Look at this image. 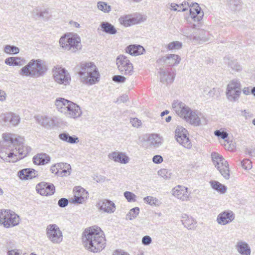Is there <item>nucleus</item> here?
<instances>
[{
  "label": "nucleus",
  "mask_w": 255,
  "mask_h": 255,
  "mask_svg": "<svg viewBox=\"0 0 255 255\" xmlns=\"http://www.w3.org/2000/svg\"><path fill=\"white\" fill-rule=\"evenodd\" d=\"M163 160V157L160 155H154L152 158V161L156 164L161 163Z\"/></svg>",
  "instance_id": "nucleus-58"
},
{
  "label": "nucleus",
  "mask_w": 255,
  "mask_h": 255,
  "mask_svg": "<svg viewBox=\"0 0 255 255\" xmlns=\"http://www.w3.org/2000/svg\"><path fill=\"white\" fill-rule=\"evenodd\" d=\"M209 183L211 187L218 192L221 194H224L226 192L227 189V187L220 183L219 182L215 180H211Z\"/></svg>",
  "instance_id": "nucleus-33"
},
{
  "label": "nucleus",
  "mask_w": 255,
  "mask_h": 255,
  "mask_svg": "<svg viewBox=\"0 0 255 255\" xmlns=\"http://www.w3.org/2000/svg\"><path fill=\"white\" fill-rule=\"evenodd\" d=\"M50 157L46 153H39L33 158V161L36 165H44L50 161Z\"/></svg>",
  "instance_id": "nucleus-30"
},
{
  "label": "nucleus",
  "mask_w": 255,
  "mask_h": 255,
  "mask_svg": "<svg viewBox=\"0 0 255 255\" xmlns=\"http://www.w3.org/2000/svg\"><path fill=\"white\" fill-rule=\"evenodd\" d=\"M236 250L241 255H251V250L249 244L242 240L238 241L235 246Z\"/></svg>",
  "instance_id": "nucleus-26"
},
{
  "label": "nucleus",
  "mask_w": 255,
  "mask_h": 255,
  "mask_svg": "<svg viewBox=\"0 0 255 255\" xmlns=\"http://www.w3.org/2000/svg\"><path fill=\"white\" fill-rule=\"evenodd\" d=\"M35 119L40 125L47 128H51L56 125L53 118L46 116L38 115L35 116Z\"/></svg>",
  "instance_id": "nucleus-20"
},
{
  "label": "nucleus",
  "mask_w": 255,
  "mask_h": 255,
  "mask_svg": "<svg viewBox=\"0 0 255 255\" xmlns=\"http://www.w3.org/2000/svg\"><path fill=\"white\" fill-rule=\"evenodd\" d=\"M11 118V113H7L0 116L1 120L5 123H9L10 124Z\"/></svg>",
  "instance_id": "nucleus-49"
},
{
  "label": "nucleus",
  "mask_w": 255,
  "mask_h": 255,
  "mask_svg": "<svg viewBox=\"0 0 255 255\" xmlns=\"http://www.w3.org/2000/svg\"><path fill=\"white\" fill-rule=\"evenodd\" d=\"M172 195L182 201H186L190 199V194L188 188L182 185H177L172 190Z\"/></svg>",
  "instance_id": "nucleus-13"
},
{
  "label": "nucleus",
  "mask_w": 255,
  "mask_h": 255,
  "mask_svg": "<svg viewBox=\"0 0 255 255\" xmlns=\"http://www.w3.org/2000/svg\"><path fill=\"white\" fill-rule=\"evenodd\" d=\"M242 93V84L240 81L234 79L229 82L227 86L226 96L227 99L231 102L238 101Z\"/></svg>",
  "instance_id": "nucleus-6"
},
{
  "label": "nucleus",
  "mask_w": 255,
  "mask_h": 255,
  "mask_svg": "<svg viewBox=\"0 0 255 255\" xmlns=\"http://www.w3.org/2000/svg\"><path fill=\"white\" fill-rule=\"evenodd\" d=\"M126 79V77L122 75H115L113 77V80L118 83H124Z\"/></svg>",
  "instance_id": "nucleus-53"
},
{
  "label": "nucleus",
  "mask_w": 255,
  "mask_h": 255,
  "mask_svg": "<svg viewBox=\"0 0 255 255\" xmlns=\"http://www.w3.org/2000/svg\"><path fill=\"white\" fill-rule=\"evenodd\" d=\"M68 204V200L66 198H62L59 200L58 205L61 208L65 207Z\"/></svg>",
  "instance_id": "nucleus-56"
},
{
  "label": "nucleus",
  "mask_w": 255,
  "mask_h": 255,
  "mask_svg": "<svg viewBox=\"0 0 255 255\" xmlns=\"http://www.w3.org/2000/svg\"><path fill=\"white\" fill-rule=\"evenodd\" d=\"M97 8L104 13H109L112 10L111 5L104 1H98L97 2Z\"/></svg>",
  "instance_id": "nucleus-38"
},
{
  "label": "nucleus",
  "mask_w": 255,
  "mask_h": 255,
  "mask_svg": "<svg viewBox=\"0 0 255 255\" xmlns=\"http://www.w3.org/2000/svg\"><path fill=\"white\" fill-rule=\"evenodd\" d=\"M182 46V43L178 41H173L169 43L167 46L166 48L169 50H178L181 48Z\"/></svg>",
  "instance_id": "nucleus-43"
},
{
  "label": "nucleus",
  "mask_w": 255,
  "mask_h": 255,
  "mask_svg": "<svg viewBox=\"0 0 255 255\" xmlns=\"http://www.w3.org/2000/svg\"><path fill=\"white\" fill-rule=\"evenodd\" d=\"M126 51L130 55L137 56L142 54L145 49L140 45H130L126 48Z\"/></svg>",
  "instance_id": "nucleus-27"
},
{
  "label": "nucleus",
  "mask_w": 255,
  "mask_h": 255,
  "mask_svg": "<svg viewBox=\"0 0 255 255\" xmlns=\"http://www.w3.org/2000/svg\"><path fill=\"white\" fill-rule=\"evenodd\" d=\"M224 61L228 67L235 72H240L243 69L242 65L236 60L225 57Z\"/></svg>",
  "instance_id": "nucleus-28"
},
{
  "label": "nucleus",
  "mask_w": 255,
  "mask_h": 255,
  "mask_svg": "<svg viewBox=\"0 0 255 255\" xmlns=\"http://www.w3.org/2000/svg\"><path fill=\"white\" fill-rule=\"evenodd\" d=\"M130 123L133 127L139 128L141 125V122L137 118H131L130 119Z\"/></svg>",
  "instance_id": "nucleus-52"
},
{
  "label": "nucleus",
  "mask_w": 255,
  "mask_h": 255,
  "mask_svg": "<svg viewBox=\"0 0 255 255\" xmlns=\"http://www.w3.org/2000/svg\"><path fill=\"white\" fill-rule=\"evenodd\" d=\"M140 20L141 17H133L131 15H125L121 16L119 19L120 23L126 27L137 24Z\"/></svg>",
  "instance_id": "nucleus-21"
},
{
  "label": "nucleus",
  "mask_w": 255,
  "mask_h": 255,
  "mask_svg": "<svg viewBox=\"0 0 255 255\" xmlns=\"http://www.w3.org/2000/svg\"><path fill=\"white\" fill-rule=\"evenodd\" d=\"M40 11L39 10L38 8H34L31 11L32 16L33 18L35 19H37L38 18L40 17Z\"/></svg>",
  "instance_id": "nucleus-59"
},
{
  "label": "nucleus",
  "mask_w": 255,
  "mask_h": 255,
  "mask_svg": "<svg viewBox=\"0 0 255 255\" xmlns=\"http://www.w3.org/2000/svg\"><path fill=\"white\" fill-rule=\"evenodd\" d=\"M11 117L10 124L13 126L17 125L20 122L19 116L14 113H11Z\"/></svg>",
  "instance_id": "nucleus-47"
},
{
  "label": "nucleus",
  "mask_w": 255,
  "mask_h": 255,
  "mask_svg": "<svg viewBox=\"0 0 255 255\" xmlns=\"http://www.w3.org/2000/svg\"><path fill=\"white\" fill-rule=\"evenodd\" d=\"M181 60L180 57L176 54H169L163 56L157 60L159 64L163 63L168 66H174L178 64Z\"/></svg>",
  "instance_id": "nucleus-18"
},
{
  "label": "nucleus",
  "mask_w": 255,
  "mask_h": 255,
  "mask_svg": "<svg viewBox=\"0 0 255 255\" xmlns=\"http://www.w3.org/2000/svg\"><path fill=\"white\" fill-rule=\"evenodd\" d=\"M6 94L4 91L0 90V101L3 102L6 99Z\"/></svg>",
  "instance_id": "nucleus-64"
},
{
  "label": "nucleus",
  "mask_w": 255,
  "mask_h": 255,
  "mask_svg": "<svg viewBox=\"0 0 255 255\" xmlns=\"http://www.w3.org/2000/svg\"><path fill=\"white\" fill-rule=\"evenodd\" d=\"M68 108L65 110L64 115L68 118L77 119L80 117L82 114L80 107L76 104L72 102L69 103Z\"/></svg>",
  "instance_id": "nucleus-12"
},
{
  "label": "nucleus",
  "mask_w": 255,
  "mask_h": 255,
  "mask_svg": "<svg viewBox=\"0 0 255 255\" xmlns=\"http://www.w3.org/2000/svg\"><path fill=\"white\" fill-rule=\"evenodd\" d=\"M80 189H84V188L81 187H76L75 188L74 191V195L76 196H78L80 197V196H82V195L84 193L82 192L81 190Z\"/></svg>",
  "instance_id": "nucleus-63"
},
{
  "label": "nucleus",
  "mask_w": 255,
  "mask_h": 255,
  "mask_svg": "<svg viewBox=\"0 0 255 255\" xmlns=\"http://www.w3.org/2000/svg\"><path fill=\"white\" fill-rule=\"evenodd\" d=\"M139 209L138 207H135L130 210L126 216L127 219L131 220L136 217L138 215Z\"/></svg>",
  "instance_id": "nucleus-42"
},
{
  "label": "nucleus",
  "mask_w": 255,
  "mask_h": 255,
  "mask_svg": "<svg viewBox=\"0 0 255 255\" xmlns=\"http://www.w3.org/2000/svg\"><path fill=\"white\" fill-rule=\"evenodd\" d=\"M69 134L66 132L61 133L59 135V138L65 142H67Z\"/></svg>",
  "instance_id": "nucleus-62"
},
{
  "label": "nucleus",
  "mask_w": 255,
  "mask_h": 255,
  "mask_svg": "<svg viewBox=\"0 0 255 255\" xmlns=\"http://www.w3.org/2000/svg\"><path fill=\"white\" fill-rule=\"evenodd\" d=\"M109 158L115 162L127 164L129 162V158L125 153L114 151L109 154Z\"/></svg>",
  "instance_id": "nucleus-22"
},
{
  "label": "nucleus",
  "mask_w": 255,
  "mask_h": 255,
  "mask_svg": "<svg viewBox=\"0 0 255 255\" xmlns=\"http://www.w3.org/2000/svg\"><path fill=\"white\" fill-rule=\"evenodd\" d=\"M8 210H1L0 211V225H3L6 223L7 218L8 217Z\"/></svg>",
  "instance_id": "nucleus-44"
},
{
  "label": "nucleus",
  "mask_w": 255,
  "mask_h": 255,
  "mask_svg": "<svg viewBox=\"0 0 255 255\" xmlns=\"http://www.w3.org/2000/svg\"><path fill=\"white\" fill-rule=\"evenodd\" d=\"M57 175L59 176H67L71 173V168H63L61 171L57 172Z\"/></svg>",
  "instance_id": "nucleus-55"
},
{
  "label": "nucleus",
  "mask_w": 255,
  "mask_h": 255,
  "mask_svg": "<svg viewBox=\"0 0 255 255\" xmlns=\"http://www.w3.org/2000/svg\"><path fill=\"white\" fill-rule=\"evenodd\" d=\"M52 74L54 81L59 84L67 85L71 81L69 72L61 67L55 66L52 70Z\"/></svg>",
  "instance_id": "nucleus-9"
},
{
  "label": "nucleus",
  "mask_w": 255,
  "mask_h": 255,
  "mask_svg": "<svg viewBox=\"0 0 255 255\" xmlns=\"http://www.w3.org/2000/svg\"><path fill=\"white\" fill-rule=\"evenodd\" d=\"M144 201L151 206H159V201L155 197L147 196L144 198Z\"/></svg>",
  "instance_id": "nucleus-41"
},
{
  "label": "nucleus",
  "mask_w": 255,
  "mask_h": 255,
  "mask_svg": "<svg viewBox=\"0 0 255 255\" xmlns=\"http://www.w3.org/2000/svg\"><path fill=\"white\" fill-rule=\"evenodd\" d=\"M59 44L63 49L73 52L81 48V38L76 33L65 34L60 38Z\"/></svg>",
  "instance_id": "nucleus-5"
},
{
  "label": "nucleus",
  "mask_w": 255,
  "mask_h": 255,
  "mask_svg": "<svg viewBox=\"0 0 255 255\" xmlns=\"http://www.w3.org/2000/svg\"><path fill=\"white\" fill-rule=\"evenodd\" d=\"M235 219V215L231 211H225L220 213L217 218V223L221 225H225Z\"/></svg>",
  "instance_id": "nucleus-16"
},
{
  "label": "nucleus",
  "mask_w": 255,
  "mask_h": 255,
  "mask_svg": "<svg viewBox=\"0 0 255 255\" xmlns=\"http://www.w3.org/2000/svg\"><path fill=\"white\" fill-rule=\"evenodd\" d=\"M159 74L160 81L163 83L168 84L172 83L175 77L174 72H171L169 70L162 68L160 69Z\"/></svg>",
  "instance_id": "nucleus-24"
},
{
  "label": "nucleus",
  "mask_w": 255,
  "mask_h": 255,
  "mask_svg": "<svg viewBox=\"0 0 255 255\" xmlns=\"http://www.w3.org/2000/svg\"><path fill=\"white\" fill-rule=\"evenodd\" d=\"M36 190L41 195L50 196L54 193L55 188L53 184L42 182L36 185Z\"/></svg>",
  "instance_id": "nucleus-14"
},
{
  "label": "nucleus",
  "mask_w": 255,
  "mask_h": 255,
  "mask_svg": "<svg viewBox=\"0 0 255 255\" xmlns=\"http://www.w3.org/2000/svg\"><path fill=\"white\" fill-rule=\"evenodd\" d=\"M2 138L4 140V146H8V152H5L7 157H15L13 162L23 158L31 151V148L24 145V138L21 136L5 133L2 134Z\"/></svg>",
  "instance_id": "nucleus-2"
},
{
  "label": "nucleus",
  "mask_w": 255,
  "mask_h": 255,
  "mask_svg": "<svg viewBox=\"0 0 255 255\" xmlns=\"http://www.w3.org/2000/svg\"><path fill=\"white\" fill-rule=\"evenodd\" d=\"M242 166L245 169H250L252 167V162L249 159H244L242 162Z\"/></svg>",
  "instance_id": "nucleus-50"
},
{
  "label": "nucleus",
  "mask_w": 255,
  "mask_h": 255,
  "mask_svg": "<svg viewBox=\"0 0 255 255\" xmlns=\"http://www.w3.org/2000/svg\"><path fill=\"white\" fill-rule=\"evenodd\" d=\"M82 243L87 251L99 253L106 246V239L101 228L94 226L84 230L82 235Z\"/></svg>",
  "instance_id": "nucleus-1"
},
{
  "label": "nucleus",
  "mask_w": 255,
  "mask_h": 255,
  "mask_svg": "<svg viewBox=\"0 0 255 255\" xmlns=\"http://www.w3.org/2000/svg\"><path fill=\"white\" fill-rule=\"evenodd\" d=\"M4 52L8 54H16L19 53V49L15 46L6 45L4 47Z\"/></svg>",
  "instance_id": "nucleus-40"
},
{
  "label": "nucleus",
  "mask_w": 255,
  "mask_h": 255,
  "mask_svg": "<svg viewBox=\"0 0 255 255\" xmlns=\"http://www.w3.org/2000/svg\"><path fill=\"white\" fill-rule=\"evenodd\" d=\"M124 196L128 202H134L135 201L136 195L129 191H126L124 193Z\"/></svg>",
  "instance_id": "nucleus-45"
},
{
  "label": "nucleus",
  "mask_w": 255,
  "mask_h": 255,
  "mask_svg": "<svg viewBox=\"0 0 255 255\" xmlns=\"http://www.w3.org/2000/svg\"><path fill=\"white\" fill-rule=\"evenodd\" d=\"M214 134L218 137H220L223 139H225L228 136V134L227 132L224 131H220V130H216L214 132Z\"/></svg>",
  "instance_id": "nucleus-51"
},
{
  "label": "nucleus",
  "mask_w": 255,
  "mask_h": 255,
  "mask_svg": "<svg viewBox=\"0 0 255 255\" xmlns=\"http://www.w3.org/2000/svg\"><path fill=\"white\" fill-rule=\"evenodd\" d=\"M8 217L6 219V223L4 225V227L8 228L17 225L19 223L20 218L18 215L14 212L8 210Z\"/></svg>",
  "instance_id": "nucleus-25"
},
{
  "label": "nucleus",
  "mask_w": 255,
  "mask_h": 255,
  "mask_svg": "<svg viewBox=\"0 0 255 255\" xmlns=\"http://www.w3.org/2000/svg\"><path fill=\"white\" fill-rule=\"evenodd\" d=\"M17 175L21 180H29L38 176V171L32 168H24L19 170Z\"/></svg>",
  "instance_id": "nucleus-23"
},
{
  "label": "nucleus",
  "mask_w": 255,
  "mask_h": 255,
  "mask_svg": "<svg viewBox=\"0 0 255 255\" xmlns=\"http://www.w3.org/2000/svg\"><path fill=\"white\" fill-rule=\"evenodd\" d=\"M187 130L182 127L178 126L175 131V138L182 146L187 149L192 147V144L187 136Z\"/></svg>",
  "instance_id": "nucleus-11"
},
{
  "label": "nucleus",
  "mask_w": 255,
  "mask_h": 255,
  "mask_svg": "<svg viewBox=\"0 0 255 255\" xmlns=\"http://www.w3.org/2000/svg\"><path fill=\"white\" fill-rule=\"evenodd\" d=\"M172 107L176 114L183 119L187 117L190 110L184 103L179 101H174L172 104Z\"/></svg>",
  "instance_id": "nucleus-15"
},
{
  "label": "nucleus",
  "mask_w": 255,
  "mask_h": 255,
  "mask_svg": "<svg viewBox=\"0 0 255 255\" xmlns=\"http://www.w3.org/2000/svg\"><path fill=\"white\" fill-rule=\"evenodd\" d=\"M142 244L144 245L147 246L151 243V238L149 236H145L142 239Z\"/></svg>",
  "instance_id": "nucleus-57"
},
{
  "label": "nucleus",
  "mask_w": 255,
  "mask_h": 255,
  "mask_svg": "<svg viewBox=\"0 0 255 255\" xmlns=\"http://www.w3.org/2000/svg\"><path fill=\"white\" fill-rule=\"evenodd\" d=\"M75 70L81 81L86 84L92 85L99 81V73L92 62H81L75 67Z\"/></svg>",
  "instance_id": "nucleus-3"
},
{
  "label": "nucleus",
  "mask_w": 255,
  "mask_h": 255,
  "mask_svg": "<svg viewBox=\"0 0 255 255\" xmlns=\"http://www.w3.org/2000/svg\"><path fill=\"white\" fill-rule=\"evenodd\" d=\"M57 171H56V174L57 175V172L61 171L63 168H71V166L67 163H58L56 164Z\"/></svg>",
  "instance_id": "nucleus-48"
},
{
  "label": "nucleus",
  "mask_w": 255,
  "mask_h": 255,
  "mask_svg": "<svg viewBox=\"0 0 255 255\" xmlns=\"http://www.w3.org/2000/svg\"><path fill=\"white\" fill-rule=\"evenodd\" d=\"M157 174L165 180H169L171 179L172 176L171 171L166 169H160L158 171Z\"/></svg>",
  "instance_id": "nucleus-39"
},
{
  "label": "nucleus",
  "mask_w": 255,
  "mask_h": 255,
  "mask_svg": "<svg viewBox=\"0 0 255 255\" xmlns=\"http://www.w3.org/2000/svg\"><path fill=\"white\" fill-rule=\"evenodd\" d=\"M7 255H22V253L19 250L13 249L8 251Z\"/></svg>",
  "instance_id": "nucleus-61"
},
{
  "label": "nucleus",
  "mask_w": 255,
  "mask_h": 255,
  "mask_svg": "<svg viewBox=\"0 0 255 255\" xmlns=\"http://www.w3.org/2000/svg\"><path fill=\"white\" fill-rule=\"evenodd\" d=\"M40 17L44 20H48L51 16L48 9H45L43 11H40L39 14Z\"/></svg>",
  "instance_id": "nucleus-46"
},
{
  "label": "nucleus",
  "mask_w": 255,
  "mask_h": 255,
  "mask_svg": "<svg viewBox=\"0 0 255 255\" xmlns=\"http://www.w3.org/2000/svg\"><path fill=\"white\" fill-rule=\"evenodd\" d=\"M99 208L108 213H113L116 210V206L115 203L112 201L103 199L99 201L97 204Z\"/></svg>",
  "instance_id": "nucleus-19"
},
{
  "label": "nucleus",
  "mask_w": 255,
  "mask_h": 255,
  "mask_svg": "<svg viewBox=\"0 0 255 255\" xmlns=\"http://www.w3.org/2000/svg\"><path fill=\"white\" fill-rule=\"evenodd\" d=\"M79 141V138L78 137H77L75 135H74L73 136H70L69 135L68 139L67 140V142L73 144V143H77Z\"/></svg>",
  "instance_id": "nucleus-60"
},
{
  "label": "nucleus",
  "mask_w": 255,
  "mask_h": 255,
  "mask_svg": "<svg viewBox=\"0 0 255 255\" xmlns=\"http://www.w3.org/2000/svg\"><path fill=\"white\" fill-rule=\"evenodd\" d=\"M190 14L191 18L194 21H200L203 18L204 15L203 11L198 3L195 2L190 4Z\"/></svg>",
  "instance_id": "nucleus-17"
},
{
  "label": "nucleus",
  "mask_w": 255,
  "mask_h": 255,
  "mask_svg": "<svg viewBox=\"0 0 255 255\" xmlns=\"http://www.w3.org/2000/svg\"><path fill=\"white\" fill-rule=\"evenodd\" d=\"M71 101L67 100L63 98L56 99L55 101V105L57 110L60 113L64 114L65 113L66 109L68 108L69 103Z\"/></svg>",
  "instance_id": "nucleus-29"
},
{
  "label": "nucleus",
  "mask_w": 255,
  "mask_h": 255,
  "mask_svg": "<svg viewBox=\"0 0 255 255\" xmlns=\"http://www.w3.org/2000/svg\"><path fill=\"white\" fill-rule=\"evenodd\" d=\"M148 141L150 145L155 148L159 147L162 144V139L157 134H151L148 138Z\"/></svg>",
  "instance_id": "nucleus-35"
},
{
  "label": "nucleus",
  "mask_w": 255,
  "mask_h": 255,
  "mask_svg": "<svg viewBox=\"0 0 255 255\" xmlns=\"http://www.w3.org/2000/svg\"><path fill=\"white\" fill-rule=\"evenodd\" d=\"M46 234L47 238L53 244H59L63 240V234L60 228L56 224L47 226Z\"/></svg>",
  "instance_id": "nucleus-10"
},
{
  "label": "nucleus",
  "mask_w": 255,
  "mask_h": 255,
  "mask_svg": "<svg viewBox=\"0 0 255 255\" xmlns=\"http://www.w3.org/2000/svg\"><path fill=\"white\" fill-rule=\"evenodd\" d=\"M116 62L118 69L122 74L126 76H131L133 74V65L127 56L120 55L117 57Z\"/></svg>",
  "instance_id": "nucleus-8"
},
{
  "label": "nucleus",
  "mask_w": 255,
  "mask_h": 255,
  "mask_svg": "<svg viewBox=\"0 0 255 255\" xmlns=\"http://www.w3.org/2000/svg\"><path fill=\"white\" fill-rule=\"evenodd\" d=\"M182 218L181 221L184 227L190 230L195 228L196 222L193 218L189 217L186 214H183Z\"/></svg>",
  "instance_id": "nucleus-34"
},
{
  "label": "nucleus",
  "mask_w": 255,
  "mask_h": 255,
  "mask_svg": "<svg viewBox=\"0 0 255 255\" xmlns=\"http://www.w3.org/2000/svg\"><path fill=\"white\" fill-rule=\"evenodd\" d=\"M190 4L189 2H184L178 5H176L179 8L178 11H185L188 9V7H189Z\"/></svg>",
  "instance_id": "nucleus-54"
},
{
  "label": "nucleus",
  "mask_w": 255,
  "mask_h": 255,
  "mask_svg": "<svg viewBox=\"0 0 255 255\" xmlns=\"http://www.w3.org/2000/svg\"><path fill=\"white\" fill-rule=\"evenodd\" d=\"M101 30L106 33L114 35L117 33V30L115 26L108 22H103L100 24Z\"/></svg>",
  "instance_id": "nucleus-32"
},
{
  "label": "nucleus",
  "mask_w": 255,
  "mask_h": 255,
  "mask_svg": "<svg viewBox=\"0 0 255 255\" xmlns=\"http://www.w3.org/2000/svg\"><path fill=\"white\" fill-rule=\"evenodd\" d=\"M82 192L84 193L82 195L79 197L75 195H74V198L72 199V203H83L88 197V192L85 189H81Z\"/></svg>",
  "instance_id": "nucleus-37"
},
{
  "label": "nucleus",
  "mask_w": 255,
  "mask_h": 255,
  "mask_svg": "<svg viewBox=\"0 0 255 255\" xmlns=\"http://www.w3.org/2000/svg\"><path fill=\"white\" fill-rule=\"evenodd\" d=\"M211 157L214 165L222 176L225 179H229L230 178V170L228 162L218 153H212Z\"/></svg>",
  "instance_id": "nucleus-7"
},
{
  "label": "nucleus",
  "mask_w": 255,
  "mask_h": 255,
  "mask_svg": "<svg viewBox=\"0 0 255 255\" xmlns=\"http://www.w3.org/2000/svg\"><path fill=\"white\" fill-rule=\"evenodd\" d=\"M184 119L193 125L197 126L200 124V118L195 112L192 111L191 110L189 114L187 115V117H185Z\"/></svg>",
  "instance_id": "nucleus-31"
},
{
  "label": "nucleus",
  "mask_w": 255,
  "mask_h": 255,
  "mask_svg": "<svg viewBox=\"0 0 255 255\" xmlns=\"http://www.w3.org/2000/svg\"><path fill=\"white\" fill-rule=\"evenodd\" d=\"M5 63L9 66H22L24 64V61L20 57H10L5 60Z\"/></svg>",
  "instance_id": "nucleus-36"
},
{
  "label": "nucleus",
  "mask_w": 255,
  "mask_h": 255,
  "mask_svg": "<svg viewBox=\"0 0 255 255\" xmlns=\"http://www.w3.org/2000/svg\"><path fill=\"white\" fill-rule=\"evenodd\" d=\"M48 68L46 63L40 59H32L19 71L22 76L39 77L43 76Z\"/></svg>",
  "instance_id": "nucleus-4"
}]
</instances>
